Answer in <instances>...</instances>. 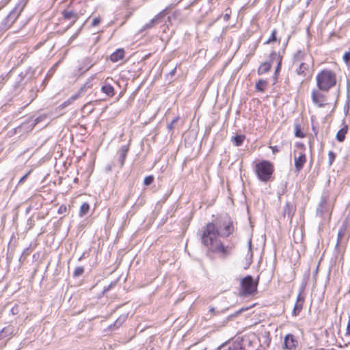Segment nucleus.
Instances as JSON below:
<instances>
[{
    "instance_id": "36",
    "label": "nucleus",
    "mask_w": 350,
    "mask_h": 350,
    "mask_svg": "<svg viewBox=\"0 0 350 350\" xmlns=\"http://www.w3.org/2000/svg\"><path fill=\"white\" fill-rule=\"evenodd\" d=\"M84 90V88H81L79 90V92L76 94H74L72 95L70 98V100L73 102L74 100H75L76 99H77L79 96H80V94L81 92H82Z\"/></svg>"
},
{
    "instance_id": "13",
    "label": "nucleus",
    "mask_w": 350,
    "mask_h": 350,
    "mask_svg": "<svg viewBox=\"0 0 350 350\" xmlns=\"http://www.w3.org/2000/svg\"><path fill=\"white\" fill-rule=\"evenodd\" d=\"M298 342L292 334H288L284 338V345L286 349L292 350L296 348Z\"/></svg>"
},
{
    "instance_id": "39",
    "label": "nucleus",
    "mask_w": 350,
    "mask_h": 350,
    "mask_svg": "<svg viewBox=\"0 0 350 350\" xmlns=\"http://www.w3.org/2000/svg\"><path fill=\"white\" fill-rule=\"evenodd\" d=\"M30 174V172H27L26 174H25L18 181V184H22L24 183V181L26 180L29 174Z\"/></svg>"
},
{
    "instance_id": "4",
    "label": "nucleus",
    "mask_w": 350,
    "mask_h": 350,
    "mask_svg": "<svg viewBox=\"0 0 350 350\" xmlns=\"http://www.w3.org/2000/svg\"><path fill=\"white\" fill-rule=\"evenodd\" d=\"M29 0H19L14 8L3 18L0 24V30L8 29L18 18Z\"/></svg>"
},
{
    "instance_id": "33",
    "label": "nucleus",
    "mask_w": 350,
    "mask_h": 350,
    "mask_svg": "<svg viewBox=\"0 0 350 350\" xmlns=\"http://www.w3.org/2000/svg\"><path fill=\"white\" fill-rule=\"evenodd\" d=\"M328 157H329V165H331L333 163V162L336 158V154L333 151H329L328 153Z\"/></svg>"
},
{
    "instance_id": "43",
    "label": "nucleus",
    "mask_w": 350,
    "mask_h": 350,
    "mask_svg": "<svg viewBox=\"0 0 350 350\" xmlns=\"http://www.w3.org/2000/svg\"><path fill=\"white\" fill-rule=\"evenodd\" d=\"M245 310H247V308H241L239 311H237L234 314H233V316H236L242 312L243 311H245Z\"/></svg>"
},
{
    "instance_id": "37",
    "label": "nucleus",
    "mask_w": 350,
    "mask_h": 350,
    "mask_svg": "<svg viewBox=\"0 0 350 350\" xmlns=\"http://www.w3.org/2000/svg\"><path fill=\"white\" fill-rule=\"evenodd\" d=\"M100 23V17H96V18L93 19V21L92 22V27H96V26L98 25V24Z\"/></svg>"
},
{
    "instance_id": "30",
    "label": "nucleus",
    "mask_w": 350,
    "mask_h": 350,
    "mask_svg": "<svg viewBox=\"0 0 350 350\" xmlns=\"http://www.w3.org/2000/svg\"><path fill=\"white\" fill-rule=\"evenodd\" d=\"M276 33H277V31H276V29H274L271 31V34L270 38L268 39L267 41H266L265 44H269V43H271L272 42L277 41L278 39L276 38Z\"/></svg>"
},
{
    "instance_id": "6",
    "label": "nucleus",
    "mask_w": 350,
    "mask_h": 350,
    "mask_svg": "<svg viewBox=\"0 0 350 350\" xmlns=\"http://www.w3.org/2000/svg\"><path fill=\"white\" fill-rule=\"evenodd\" d=\"M258 280L254 281L251 275H247L241 281L240 295L248 297L257 292Z\"/></svg>"
},
{
    "instance_id": "31",
    "label": "nucleus",
    "mask_w": 350,
    "mask_h": 350,
    "mask_svg": "<svg viewBox=\"0 0 350 350\" xmlns=\"http://www.w3.org/2000/svg\"><path fill=\"white\" fill-rule=\"evenodd\" d=\"M46 118H47V116L46 114H42V115L39 116L34 120V123H33V126H34L36 124H37L42 121H44L46 119Z\"/></svg>"
},
{
    "instance_id": "32",
    "label": "nucleus",
    "mask_w": 350,
    "mask_h": 350,
    "mask_svg": "<svg viewBox=\"0 0 350 350\" xmlns=\"http://www.w3.org/2000/svg\"><path fill=\"white\" fill-rule=\"evenodd\" d=\"M154 181V177L152 176H146L144 180V184L146 186L151 185Z\"/></svg>"
},
{
    "instance_id": "17",
    "label": "nucleus",
    "mask_w": 350,
    "mask_h": 350,
    "mask_svg": "<svg viewBox=\"0 0 350 350\" xmlns=\"http://www.w3.org/2000/svg\"><path fill=\"white\" fill-rule=\"evenodd\" d=\"M108 79H107L105 81L104 84L101 88V91L109 97H112L114 95V88L108 83Z\"/></svg>"
},
{
    "instance_id": "1",
    "label": "nucleus",
    "mask_w": 350,
    "mask_h": 350,
    "mask_svg": "<svg viewBox=\"0 0 350 350\" xmlns=\"http://www.w3.org/2000/svg\"><path fill=\"white\" fill-rule=\"evenodd\" d=\"M233 231V223L226 216L219 219L215 224L209 222L204 227L201 241L208 252L217 254L221 259H226L230 254V247L224 246L218 237H228Z\"/></svg>"
},
{
    "instance_id": "2",
    "label": "nucleus",
    "mask_w": 350,
    "mask_h": 350,
    "mask_svg": "<svg viewBox=\"0 0 350 350\" xmlns=\"http://www.w3.org/2000/svg\"><path fill=\"white\" fill-rule=\"evenodd\" d=\"M312 59L310 55L301 51H297L293 55V67L295 73L301 77L303 82L312 77Z\"/></svg>"
},
{
    "instance_id": "3",
    "label": "nucleus",
    "mask_w": 350,
    "mask_h": 350,
    "mask_svg": "<svg viewBox=\"0 0 350 350\" xmlns=\"http://www.w3.org/2000/svg\"><path fill=\"white\" fill-rule=\"evenodd\" d=\"M317 85L319 90L327 92L336 84V73L329 69H323L316 77Z\"/></svg>"
},
{
    "instance_id": "24",
    "label": "nucleus",
    "mask_w": 350,
    "mask_h": 350,
    "mask_svg": "<svg viewBox=\"0 0 350 350\" xmlns=\"http://www.w3.org/2000/svg\"><path fill=\"white\" fill-rule=\"evenodd\" d=\"M267 85V81L260 79L256 83V89L259 92H264Z\"/></svg>"
},
{
    "instance_id": "22",
    "label": "nucleus",
    "mask_w": 350,
    "mask_h": 350,
    "mask_svg": "<svg viewBox=\"0 0 350 350\" xmlns=\"http://www.w3.org/2000/svg\"><path fill=\"white\" fill-rule=\"evenodd\" d=\"M245 138L244 135H237L232 138V142L234 146H239L243 144Z\"/></svg>"
},
{
    "instance_id": "27",
    "label": "nucleus",
    "mask_w": 350,
    "mask_h": 350,
    "mask_svg": "<svg viewBox=\"0 0 350 350\" xmlns=\"http://www.w3.org/2000/svg\"><path fill=\"white\" fill-rule=\"evenodd\" d=\"M275 59L278 60V66H277V68H276V72H277L280 69V65H281L282 58L280 57L279 54H278L275 52H273L271 54V61L273 62V59Z\"/></svg>"
},
{
    "instance_id": "8",
    "label": "nucleus",
    "mask_w": 350,
    "mask_h": 350,
    "mask_svg": "<svg viewBox=\"0 0 350 350\" xmlns=\"http://www.w3.org/2000/svg\"><path fill=\"white\" fill-rule=\"evenodd\" d=\"M333 204L329 202L328 192L323 193L321 200L317 208V215L323 217L325 214H329L332 211Z\"/></svg>"
},
{
    "instance_id": "15",
    "label": "nucleus",
    "mask_w": 350,
    "mask_h": 350,
    "mask_svg": "<svg viewBox=\"0 0 350 350\" xmlns=\"http://www.w3.org/2000/svg\"><path fill=\"white\" fill-rule=\"evenodd\" d=\"M304 301V298L301 295V294H299L293 310V316H297L300 313L303 308Z\"/></svg>"
},
{
    "instance_id": "26",
    "label": "nucleus",
    "mask_w": 350,
    "mask_h": 350,
    "mask_svg": "<svg viewBox=\"0 0 350 350\" xmlns=\"http://www.w3.org/2000/svg\"><path fill=\"white\" fill-rule=\"evenodd\" d=\"M84 271L85 269L83 266H78L75 269L72 276L74 278H79L83 274Z\"/></svg>"
},
{
    "instance_id": "12",
    "label": "nucleus",
    "mask_w": 350,
    "mask_h": 350,
    "mask_svg": "<svg viewBox=\"0 0 350 350\" xmlns=\"http://www.w3.org/2000/svg\"><path fill=\"white\" fill-rule=\"evenodd\" d=\"M63 18L67 21H70V23L68 25V27H70L79 18V14L72 10L69 9L64 10L62 12Z\"/></svg>"
},
{
    "instance_id": "11",
    "label": "nucleus",
    "mask_w": 350,
    "mask_h": 350,
    "mask_svg": "<svg viewBox=\"0 0 350 350\" xmlns=\"http://www.w3.org/2000/svg\"><path fill=\"white\" fill-rule=\"evenodd\" d=\"M312 102L319 107H323L325 105V97L319 90H313L311 94Z\"/></svg>"
},
{
    "instance_id": "38",
    "label": "nucleus",
    "mask_w": 350,
    "mask_h": 350,
    "mask_svg": "<svg viewBox=\"0 0 350 350\" xmlns=\"http://www.w3.org/2000/svg\"><path fill=\"white\" fill-rule=\"evenodd\" d=\"M66 206L65 205H62L59 207L57 213L59 214H63L66 212Z\"/></svg>"
},
{
    "instance_id": "9",
    "label": "nucleus",
    "mask_w": 350,
    "mask_h": 350,
    "mask_svg": "<svg viewBox=\"0 0 350 350\" xmlns=\"http://www.w3.org/2000/svg\"><path fill=\"white\" fill-rule=\"evenodd\" d=\"M166 15V9L162 10L159 14H157L152 19H151L148 23L145 24L142 29V31H145L151 28H153L158 24H160L163 22L164 17Z\"/></svg>"
},
{
    "instance_id": "42",
    "label": "nucleus",
    "mask_w": 350,
    "mask_h": 350,
    "mask_svg": "<svg viewBox=\"0 0 350 350\" xmlns=\"http://www.w3.org/2000/svg\"><path fill=\"white\" fill-rule=\"evenodd\" d=\"M11 312L13 314H16L18 313V308L17 307H14L12 308L11 310Z\"/></svg>"
},
{
    "instance_id": "20",
    "label": "nucleus",
    "mask_w": 350,
    "mask_h": 350,
    "mask_svg": "<svg viewBox=\"0 0 350 350\" xmlns=\"http://www.w3.org/2000/svg\"><path fill=\"white\" fill-rule=\"evenodd\" d=\"M14 327L12 326H8L4 327L0 332V340H3L7 337L12 336L14 333Z\"/></svg>"
},
{
    "instance_id": "34",
    "label": "nucleus",
    "mask_w": 350,
    "mask_h": 350,
    "mask_svg": "<svg viewBox=\"0 0 350 350\" xmlns=\"http://www.w3.org/2000/svg\"><path fill=\"white\" fill-rule=\"evenodd\" d=\"M343 60L347 64H350V51L345 53L343 55Z\"/></svg>"
},
{
    "instance_id": "25",
    "label": "nucleus",
    "mask_w": 350,
    "mask_h": 350,
    "mask_svg": "<svg viewBox=\"0 0 350 350\" xmlns=\"http://www.w3.org/2000/svg\"><path fill=\"white\" fill-rule=\"evenodd\" d=\"M90 210V205L87 202L83 203V204L80 207L79 211V216L83 217V215H86Z\"/></svg>"
},
{
    "instance_id": "40",
    "label": "nucleus",
    "mask_w": 350,
    "mask_h": 350,
    "mask_svg": "<svg viewBox=\"0 0 350 350\" xmlns=\"http://www.w3.org/2000/svg\"><path fill=\"white\" fill-rule=\"evenodd\" d=\"M270 148L272 150L273 154H275L280 151V149L277 146H270Z\"/></svg>"
},
{
    "instance_id": "21",
    "label": "nucleus",
    "mask_w": 350,
    "mask_h": 350,
    "mask_svg": "<svg viewBox=\"0 0 350 350\" xmlns=\"http://www.w3.org/2000/svg\"><path fill=\"white\" fill-rule=\"evenodd\" d=\"M347 131L348 126L345 124L341 129L338 131L336 136L337 141L339 142H342L345 139V135L347 133Z\"/></svg>"
},
{
    "instance_id": "5",
    "label": "nucleus",
    "mask_w": 350,
    "mask_h": 350,
    "mask_svg": "<svg viewBox=\"0 0 350 350\" xmlns=\"http://www.w3.org/2000/svg\"><path fill=\"white\" fill-rule=\"evenodd\" d=\"M273 164L268 161H262L255 165V171L258 179L262 182H267L273 172Z\"/></svg>"
},
{
    "instance_id": "16",
    "label": "nucleus",
    "mask_w": 350,
    "mask_h": 350,
    "mask_svg": "<svg viewBox=\"0 0 350 350\" xmlns=\"http://www.w3.org/2000/svg\"><path fill=\"white\" fill-rule=\"evenodd\" d=\"M306 161V158L304 153H301L299 157H295V166L297 172H299L303 168Z\"/></svg>"
},
{
    "instance_id": "28",
    "label": "nucleus",
    "mask_w": 350,
    "mask_h": 350,
    "mask_svg": "<svg viewBox=\"0 0 350 350\" xmlns=\"http://www.w3.org/2000/svg\"><path fill=\"white\" fill-rule=\"evenodd\" d=\"M295 135L297 137L304 138L305 137L304 133L301 131L300 125L299 124H295Z\"/></svg>"
},
{
    "instance_id": "19",
    "label": "nucleus",
    "mask_w": 350,
    "mask_h": 350,
    "mask_svg": "<svg viewBox=\"0 0 350 350\" xmlns=\"http://www.w3.org/2000/svg\"><path fill=\"white\" fill-rule=\"evenodd\" d=\"M126 316L123 314L119 317L116 319V321L111 325L109 326V330H115L116 329H118L126 321Z\"/></svg>"
},
{
    "instance_id": "47",
    "label": "nucleus",
    "mask_w": 350,
    "mask_h": 350,
    "mask_svg": "<svg viewBox=\"0 0 350 350\" xmlns=\"http://www.w3.org/2000/svg\"><path fill=\"white\" fill-rule=\"evenodd\" d=\"M150 350H154L153 348L150 349Z\"/></svg>"
},
{
    "instance_id": "45",
    "label": "nucleus",
    "mask_w": 350,
    "mask_h": 350,
    "mask_svg": "<svg viewBox=\"0 0 350 350\" xmlns=\"http://www.w3.org/2000/svg\"><path fill=\"white\" fill-rule=\"evenodd\" d=\"M71 103H72V101H71V100H70V98H69L68 100H66V101H65V102L64 103V106H67V105H70Z\"/></svg>"
},
{
    "instance_id": "46",
    "label": "nucleus",
    "mask_w": 350,
    "mask_h": 350,
    "mask_svg": "<svg viewBox=\"0 0 350 350\" xmlns=\"http://www.w3.org/2000/svg\"><path fill=\"white\" fill-rule=\"evenodd\" d=\"M209 311H210L211 313L215 314V308H214L213 307H211V308L209 309Z\"/></svg>"
},
{
    "instance_id": "10",
    "label": "nucleus",
    "mask_w": 350,
    "mask_h": 350,
    "mask_svg": "<svg viewBox=\"0 0 350 350\" xmlns=\"http://www.w3.org/2000/svg\"><path fill=\"white\" fill-rule=\"evenodd\" d=\"M296 211V206L290 202H286L282 211V217L291 221Z\"/></svg>"
},
{
    "instance_id": "35",
    "label": "nucleus",
    "mask_w": 350,
    "mask_h": 350,
    "mask_svg": "<svg viewBox=\"0 0 350 350\" xmlns=\"http://www.w3.org/2000/svg\"><path fill=\"white\" fill-rule=\"evenodd\" d=\"M178 120V117H176L175 118H174L170 124H167V127L170 131L173 129L174 124H176Z\"/></svg>"
},
{
    "instance_id": "29",
    "label": "nucleus",
    "mask_w": 350,
    "mask_h": 350,
    "mask_svg": "<svg viewBox=\"0 0 350 350\" xmlns=\"http://www.w3.org/2000/svg\"><path fill=\"white\" fill-rule=\"evenodd\" d=\"M345 234V229L342 228L338 231V236H337L336 246H338L340 244H341L342 243Z\"/></svg>"
},
{
    "instance_id": "7",
    "label": "nucleus",
    "mask_w": 350,
    "mask_h": 350,
    "mask_svg": "<svg viewBox=\"0 0 350 350\" xmlns=\"http://www.w3.org/2000/svg\"><path fill=\"white\" fill-rule=\"evenodd\" d=\"M259 345L248 338H243L240 341L232 342L226 350H258Z\"/></svg>"
},
{
    "instance_id": "41",
    "label": "nucleus",
    "mask_w": 350,
    "mask_h": 350,
    "mask_svg": "<svg viewBox=\"0 0 350 350\" xmlns=\"http://www.w3.org/2000/svg\"><path fill=\"white\" fill-rule=\"evenodd\" d=\"M30 252H29V247H27L24 250V251L22 253V256H27L28 255H29Z\"/></svg>"
},
{
    "instance_id": "14",
    "label": "nucleus",
    "mask_w": 350,
    "mask_h": 350,
    "mask_svg": "<svg viewBox=\"0 0 350 350\" xmlns=\"http://www.w3.org/2000/svg\"><path fill=\"white\" fill-rule=\"evenodd\" d=\"M129 150V147L128 145L122 146L119 150L118 154L119 155L118 162L120 163V167H122L124 165V161L126 157Z\"/></svg>"
},
{
    "instance_id": "44",
    "label": "nucleus",
    "mask_w": 350,
    "mask_h": 350,
    "mask_svg": "<svg viewBox=\"0 0 350 350\" xmlns=\"http://www.w3.org/2000/svg\"><path fill=\"white\" fill-rule=\"evenodd\" d=\"M71 103H72V101H71V100H70V98H69L68 100H66V101H65V102L64 103V106H67V105H70Z\"/></svg>"
},
{
    "instance_id": "18",
    "label": "nucleus",
    "mask_w": 350,
    "mask_h": 350,
    "mask_svg": "<svg viewBox=\"0 0 350 350\" xmlns=\"http://www.w3.org/2000/svg\"><path fill=\"white\" fill-rule=\"evenodd\" d=\"M125 51L123 49H118L110 55V60L112 62H117L124 58Z\"/></svg>"
},
{
    "instance_id": "23",
    "label": "nucleus",
    "mask_w": 350,
    "mask_h": 350,
    "mask_svg": "<svg viewBox=\"0 0 350 350\" xmlns=\"http://www.w3.org/2000/svg\"><path fill=\"white\" fill-rule=\"evenodd\" d=\"M271 67V66L270 63L265 62L262 64L258 70V75H262L268 72L269 70H270Z\"/></svg>"
}]
</instances>
